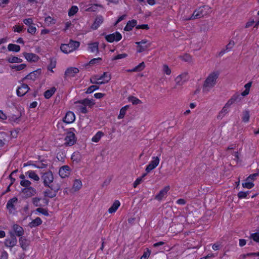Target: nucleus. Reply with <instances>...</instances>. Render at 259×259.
Wrapping results in <instances>:
<instances>
[{
	"label": "nucleus",
	"mask_w": 259,
	"mask_h": 259,
	"mask_svg": "<svg viewBox=\"0 0 259 259\" xmlns=\"http://www.w3.org/2000/svg\"><path fill=\"white\" fill-rule=\"evenodd\" d=\"M71 160L73 162L78 163L81 159V156L79 152H74L71 155Z\"/></svg>",
	"instance_id": "72a5a7b5"
},
{
	"label": "nucleus",
	"mask_w": 259,
	"mask_h": 259,
	"mask_svg": "<svg viewBox=\"0 0 259 259\" xmlns=\"http://www.w3.org/2000/svg\"><path fill=\"white\" fill-rule=\"evenodd\" d=\"M26 67V65L25 64H21L20 65H11L10 68L12 69H14L16 71H20L24 69Z\"/></svg>",
	"instance_id": "58836bf2"
},
{
	"label": "nucleus",
	"mask_w": 259,
	"mask_h": 259,
	"mask_svg": "<svg viewBox=\"0 0 259 259\" xmlns=\"http://www.w3.org/2000/svg\"><path fill=\"white\" fill-rule=\"evenodd\" d=\"M79 72V70L76 67H69L67 68L65 72L64 77H74Z\"/></svg>",
	"instance_id": "4468645a"
},
{
	"label": "nucleus",
	"mask_w": 259,
	"mask_h": 259,
	"mask_svg": "<svg viewBox=\"0 0 259 259\" xmlns=\"http://www.w3.org/2000/svg\"><path fill=\"white\" fill-rule=\"evenodd\" d=\"M75 119V116L73 112L71 111H68L65 117L63 119V122L66 123H71L74 121Z\"/></svg>",
	"instance_id": "f8f14e48"
},
{
	"label": "nucleus",
	"mask_w": 259,
	"mask_h": 259,
	"mask_svg": "<svg viewBox=\"0 0 259 259\" xmlns=\"http://www.w3.org/2000/svg\"><path fill=\"white\" fill-rule=\"evenodd\" d=\"M7 61L10 63H21L23 61L22 59L15 56L7 58Z\"/></svg>",
	"instance_id": "473e14b6"
},
{
	"label": "nucleus",
	"mask_w": 259,
	"mask_h": 259,
	"mask_svg": "<svg viewBox=\"0 0 259 259\" xmlns=\"http://www.w3.org/2000/svg\"><path fill=\"white\" fill-rule=\"evenodd\" d=\"M219 75V73L217 72H212L208 75L203 84L202 92L204 93L207 94L211 89L214 87Z\"/></svg>",
	"instance_id": "f257e3e1"
},
{
	"label": "nucleus",
	"mask_w": 259,
	"mask_h": 259,
	"mask_svg": "<svg viewBox=\"0 0 259 259\" xmlns=\"http://www.w3.org/2000/svg\"><path fill=\"white\" fill-rule=\"evenodd\" d=\"M25 175L26 176H28L29 178L35 181H39V177L34 171H28L25 173Z\"/></svg>",
	"instance_id": "393cba45"
},
{
	"label": "nucleus",
	"mask_w": 259,
	"mask_h": 259,
	"mask_svg": "<svg viewBox=\"0 0 259 259\" xmlns=\"http://www.w3.org/2000/svg\"><path fill=\"white\" fill-rule=\"evenodd\" d=\"M163 71L168 75H170L171 73V70L167 65H164L163 66Z\"/></svg>",
	"instance_id": "603ef678"
},
{
	"label": "nucleus",
	"mask_w": 259,
	"mask_h": 259,
	"mask_svg": "<svg viewBox=\"0 0 259 259\" xmlns=\"http://www.w3.org/2000/svg\"><path fill=\"white\" fill-rule=\"evenodd\" d=\"M36 211L39 213H42L45 216H48L49 215L48 210L41 207L36 208Z\"/></svg>",
	"instance_id": "a18cd8bd"
},
{
	"label": "nucleus",
	"mask_w": 259,
	"mask_h": 259,
	"mask_svg": "<svg viewBox=\"0 0 259 259\" xmlns=\"http://www.w3.org/2000/svg\"><path fill=\"white\" fill-rule=\"evenodd\" d=\"M102 58H94V59H92L90 62H89V64L90 65H94L95 64H99L100 63V62L102 61Z\"/></svg>",
	"instance_id": "09e8293b"
},
{
	"label": "nucleus",
	"mask_w": 259,
	"mask_h": 259,
	"mask_svg": "<svg viewBox=\"0 0 259 259\" xmlns=\"http://www.w3.org/2000/svg\"><path fill=\"white\" fill-rule=\"evenodd\" d=\"M50 189H47L44 192L45 197L52 198L56 196L57 193L60 189V186L58 184L53 183L52 185L48 187Z\"/></svg>",
	"instance_id": "20e7f679"
},
{
	"label": "nucleus",
	"mask_w": 259,
	"mask_h": 259,
	"mask_svg": "<svg viewBox=\"0 0 259 259\" xmlns=\"http://www.w3.org/2000/svg\"><path fill=\"white\" fill-rule=\"evenodd\" d=\"M176 81L177 84L182 85L184 82L182 80V75H179L176 78Z\"/></svg>",
	"instance_id": "bf43d9fd"
},
{
	"label": "nucleus",
	"mask_w": 259,
	"mask_h": 259,
	"mask_svg": "<svg viewBox=\"0 0 259 259\" xmlns=\"http://www.w3.org/2000/svg\"><path fill=\"white\" fill-rule=\"evenodd\" d=\"M88 50L92 53L99 52V42H95L89 44Z\"/></svg>",
	"instance_id": "5701e85b"
},
{
	"label": "nucleus",
	"mask_w": 259,
	"mask_h": 259,
	"mask_svg": "<svg viewBox=\"0 0 259 259\" xmlns=\"http://www.w3.org/2000/svg\"><path fill=\"white\" fill-rule=\"evenodd\" d=\"M41 73L40 69H37L35 71H33L30 72L29 74L27 75L25 77H24L22 81H23L26 79H30L32 81H34L38 77Z\"/></svg>",
	"instance_id": "9d476101"
},
{
	"label": "nucleus",
	"mask_w": 259,
	"mask_h": 259,
	"mask_svg": "<svg viewBox=\"0 0 259 259\" xmlns=\"http://www.w3.org/2000/svg\"><path fill=\"white\" fill-rule=\"evenodd\" d=\"M250 238L253 241L259 243V233H254L250 235Z\"/></svg>",
	"instance_id": "de8ad7c7"
},
{
	"label": "nucleus",
	"mask_w": 259,
	"mask_h": 259,
	"mask_svg": "<svg viewBox=\"0 0 259 259\" xmlns=\"http://www.w3.org/2000/svg\"><path fill=\"white\" fill-rule=\"evenodd\" d=\"M79 46V41L70 39L68 44H62L60 46V50L64 53L68 54L76 50Z\"/></svg>",
	"instance_id": "f03ea898"
},
{
	"label": "nucleus",
	"mask_w": 259,
	"mask_h": 259,
	"mask_svg": "<svg viewBox=\"0 0 259 259\" xmlns=\"http://www.w3.org/2000/svg\"><path fill=\"white\" fill-rule=\"evenodd\" d=\"M45 187H49L52 185L54 180L53 173L51 171H47L42 174L41 177Z\"/></svg>",
	"instance_id": "39448f33"
},
{
	"label": "nucleus",
	"mask_w": 259,
	"mask_h": 259,
	"mask_svg": "<svg viewBox=\"0 0 259 259\" xmlns=\"http://www.w3.org/2000/svg\"><path fill=\"white\" fill-rule=\"evenodd\" d=\"M145 67V64L143 62L140 63L138 66L133 68L132 71H139L142 70Z\"/></svg>",
	"instance_id": "c03bdc74"
},
{
	"label": "nucleus",
	"mask_w": 259,
	"mask_h": 259,
	"mask_svg": "<svg viewBox=\"0 0 259 259\" xmlns=\"http://www.w3.org/2000/svg\"><path fill=\"white\" fill-rule=\"evenodd\" d=\"M248 194V191H247V192L240 191L238 193V197L240 199L244 198L246 197Z\"/></svg>",
	"instance_id": "864d4df0"
},
{
	"label": "nucleus",
	"mask_w": 259,
	"mask_h": 259,
	"mask_svg": "<svg viewBox=\"0 0 259 259\" xmlns=\"http://www.w3.org/2000/svg\"><path fill=\"white\" fill-rule=\"evenodd\" d=\"M151 251L148 248H147L146 251H145L143 255L141 257L140 259H147L148 257L150 254Z\"/></svg>",
	"instance_id": "4d7b16f0"
},
{
	"label": "nucleus",
	"mask_w": 259,
	"mask_h": 259,
	"mask_svg": "<svg viewBox=\"0 0 259 259\" xmlns=\"http://www.w3.org/2000/svg\"><path fill=\"white\" fill-rule=\"evenodd\" d=\"M120 202L118 200H115L112 206L109 208L108 212L110 213L115 212L120 206Z\"/></svg>",
	"instance_id": "cd10ccee"
},
{
	"label": "nucleus",
	"mask_w": 259,
	"mask_h": 259,
	"mask_svg": "<svg viewBox=\"0 0 259 259\" xmlns=\"http://www.w3.org/2000/svg\"><path fill=\"white\" fill-rule=\"evenodd\" d=\"M23 55L25 59L29 62H35L39 59V57L33 53H24Z\"/></svg>",
	"instance_id": "f3484780"
},
{
	"label": "nucleus",
	"mask_w": 259,
	"mask_h": 259,
	"mask_svg": "<svg viewBox=\"0 0 259 259\" xmlns=\"http://www.w3.org/2000/svg\"><path fill=\"white\" fill-rule=\"evenodd\" d=\"M78 9L77 6H73L71 7V8L68 11V15L69 16H72L75 15L78 11Z\"/></svg>",
	"instance_id": "ea45409f"
},
{
	"label": "nucleus",
	"mask_w": 259,
	"mask_h": 259,
	"mask_svg": "<svg viewBox=\"0 0 259 259\" xmlns=\"http://www.w3.org/2000/svg\"><path fill=\"white\" fill-rule=\"evenodd\" d=\"M103 22V17L102 16H98L92 25V28L97 29Z\"/></svg>",
	"instance_id": "4be33fe9"
},
{
	"label": "nucleus",
	"mask_w": 259,
	"mask_h": 259,
	"mask_svg": "<svg viewBox=\"0 0 259 259\" xmlns=\"http://www.w3.org/2000/svg\"><path fill=\"white\" fill-rule=\"evenodd\" d=\"M17 240L15 235L11 233L10 237L6 239L5 244L6 246L9 247H13L16 245Z\"/></svg>",
	"instance_id": "1a4fd4ad"
},
{
	"label": "nucleus",
	"mask_w": 259,
	"mask_h": 259,
	"mask_svg": "<svg viewBox=\"0 0 259 259\" xmlns=\"http://www.w3.org/2000/svg\"><path fill=\"white\" fill-rule=\"evenodd\" d=\"M128 101L132 103L133 105H137L142 103V101L134 96H130L128 98Z\"/></svg>",
	"instance_id": "c9c22d12"
},
{
	"label": "nucleus",
	"mask_w": 259,
	"mask_h": 259,
	"mask_svg": "<svg viewBox=\"0 0 259 259\" xmlns=\"http://www.w3.org/2000/svg\"><path fill=\"white\" fill-rule=\"evenodd\" d=\"M104 133L101 131L98 132L92 138V141L94 142H98L101 137L104 136Z\"/></svg>",
	"instance_id": "f704fd0d"
},
{
	"label": "nucleus",
	"mask_w": 259,
	"mask_h": 259,
	"mask_svg": "<svg viewBox=\"0 0 259 259\" xmlns=\"http://www.w3.org/2000/svg\"><path fill=\"white\" fill-rule=\"evenodd\" d=\"M36 31V28L33 26H30L27 29V32L31 34H34Z\"/></svg>",
	"instance_id": "13d9d810"
},
{
	"label": "nucleus",
	"mask_w": 259,
	"mask_h": 259,
	"mask_svg": "<svg viewBox=\"0 0 259 259\" xmlns=\"http://www.w3.org/2000/svg\"><path fill=\"white\" fill-rule=\"evenodd\" d=\"M127 56V55L125 53L119 54V55H117V56H115V57H114L112 58V60H118V59H121L122 58H124L126 57Z\"/></svg>",
	"instance_id": "3c124183"
},
{
	"label": "nucleus",
	"mask_w": 259,
	"mask_h": 259,
	"mask_svg": "<svg viewBox=\"0 0 259 259\" xmlns=\"http://www.w3.org/2000/svg\"><path fill=\"white\" fill-rule=\"evenodd\" d=\"M8 49L9 51L18 52L20 50V47L18 45L10 44L8 46Z\"/></svg>",
	"instance_id": "2f4dec72"
},
{
	"label": "nucleus",
	"mask_w": 259,
	"mask_h": 259,
	"mask_svg": "<svg viewBox=\"0 0 259 259\" xmlns=\"http://www.w3.org/2000/svg\"><path fill=\"white\" fill-rule=\"evenodd\" d=\"M208 9V7L206 6H203L195 10L192 15L187 20H194L196 19L200 18L206 14V10Z\"/></svg>",
	"instance_id": "7ed1b4c3"
},
{
	"label": "nucleus",
	"mask_w": 259,
	"mask_h": 259,
	"mask_svg": "<svg viewBox=\"0 0 259 259\" xmlns=\"http://www.w3.org/2000/svg\"><path fill=\"white\" fill-rule=\"evenodd\" d=\"M13 229L16 235L18 237H22L24 234V230L23 228L17 224H14L13 226Z\"/></svg>",
	"instance_id": "412c9836"
},
{
	"label": "nucleus",
	"mask_w": 259,
	"mask_h": 259,
	"mask_svg": "<svg viewBox=\"0 0 259 259\" xmlns=\"http://www.w3.org/2000/svg\"><path fill=\"white\" fill-rule=\"evenodd\" d=\"M56 64V61L54 60L53 59H51L49 65L48 66V70L51 71L52 72H53V69L55 68Z\"/></svg>",
	"instance_id": "49530a36"
},
{
	"label": "nucleus",
	"mask_w": 259,
	"mask_h": 259,
	"mask_svg": "<svg viewBox=\"0 0 259 259\" xmlns=\"http://www.w3.org/2000/svg\"><path fill=\"white\" fill-rule=\"evenodd\" d=\"M31 183L28 180H21L20 182V185L25 188L31 187L30 186Z\"/></svg>",
	"instance_id": "37998d69"
},
{
	"label": "nucleus",
	"mask_w": 259,
	"mask_h": 259,
	"mask_svg": "<svg viewBox=\"0 0 259 259\" xmlns=\"http://www.w3.org/2000/svg\"><path fill=\"white\" fill-rule=\"evenodd\" d=\"M137 21L136 20H132L127 22L126 26L124 27V30L126 31H130L132 30L133 28L136 26Z\"/></svg>",
	"instance_id": "b1692460"
},
{
	"label": "nucleus",
	"mask_w": 259,
	"mask_h": 259,
	"mask_svg": "<svg viewBox=\"0 0 259 259\" xmlns=\"http://www.w3.org/2000/svg\"><path fill=\"white\" fill-rule=\"evenodd\" d=\"M18 201L17 197H13L10 199L7 203V208L10 212H12L13 210L15 209L14 203H16Z\"/></svg>",
	"instance_id": "aec40b11"
},
{
	"label": "nucleus",
	"mask_w": 259,
	"mask_h": 259,
	"mask_svg": "<svg viewBox=\"0 0 259 259\" xmlns=\"http://www.w3.org/2000/svg\"><path fill=\"white\" fill-rule=\"evenodd\" d=\"M159 158L158 157H153L152 160L150 161L149 164L147 166L146 168V171L147 173H149L152 170L154 169L159 164Z\"/></svg>",
	"instance_id": "0eeeda50"
},
{
	"label": "nucleus",
	"mask_w": 259,
	"mask_h": 259,
	"mask_svg": "<svg viewBox=\"0 0 259 259\" xmlns=\"http://www.w3.org/2000/svg\"><path fill=\"white\" fill-rule=\"evenodd\" d=\"M22 192L25 194L27 197H30L36 193V190L32 187L22 189Z\"/></svg>",
	"instance_id": "6ab92c4d"
},
{
	"label": "nucleus",
	"mask_w": 259,
	"mask_h": 259,
	"mask_svg": "<svg viewBox=\"0 0 259 259\" xmlns=\"http://www.w3.org/2000/svg\"><path fill=\"white\" fill-rule=\"evenodd\" d=\"M128 108V105H126L121 108V109L120 110L119 114L118 116V119H122L124 117L125 114H126V112Z\"/></svg>",
	"instance_id": "4c0bfd02"
},
{
	"label": "nucleus",
	"mask_w": 259,
	"mask_h": 259,
	"mask_svg": "<svg viewBox=\"0 0 259 259\" xmlns=\"http://www.w3.org/2000/svg\"><path fill=\"white\" fill-rule=\"evenodd\" d=\"M142 181L143 180L142 179V178L139 177L137 178L133 183V187L134 188H136L138 185L142 183Z\"/></svg>",
	"instance_id": "052dcab7"
},
{
	"label": "nucleus",
	"mask_w": 259,
	"mask_h": 259,
	"mask_svg": "<svg viewBox=\"0 0 259 259\" xmlns=\"http://www.w3.org/2000/svg\"><path fill=\"white\" fill-rule=\"evenodd\" d=\"M40 198H38V197H35V198H33V199H32V202H33V204L36 206H39V201H40Z\"/></svg>",
	"instance_id": "680f3d73"
},
{
	"label": "nucleus",
	"mask_w": 259,
	"mask_h": 259,
	"mask_svg": "<svg viewBox=\"0 0 259 259\" xmlns=\"http://www.w3.org/2000/svg\"><path fill=\"white\" fill-rule=\"evenodd\" d=\"M250 115L248 110H245L242 112V119L244 122H248L249 120Z\"/></svg>",
	"instance_id": "e433bc0d"
},
{
	"label": "nucleus",
	"mask_w": 259,
	"mask_h": 259,
	"mask_svg": "<svg viewBox=\"0 0 259 259\" xmlns=\"http://www.w3.org/2000/svg\"><path fill=\"white\" fill-rule=\"evenodd\" d=\"M243 188L251 189L254 186V184L252 182H245L242 184Z\"/></svg>",
	"instance_id": "6e6d98bb"
},
{
	"label": "nucleus",
	"mask_w": 259,
	"mask_h": 259,
	"mask_svg": "<svg viewBox=\"0 0 259 259\" xmlns=\"http://www.w3.org/2000/svg\"><path fill=\"white\" fill-rule=\"evenodd\" d=\"M80 112L85 114L88 112L87 107L82 105L78 106Z\"/></svg>",
	"instance_id": "5fc2aeb1"
},
{
	"label": "nucleus",
	"mask_w": 259,
	"mask_h": 259,
	"mask_svg": "<svg viewBox=\"0 0 259 259\" xmlns=\"http://www.w3.org/2000/svg\"><path fill=\"white\" fill-rule=\"evenodd\" d=\"M243 98L242 96L240 95V94L236 93L234 94L228 101V105H232L234 103H237L240 102Z\"/></svg>",
	"instance_id": "dca6fc26"
},
{
	"label": "nucleus",
	"mask_w": 259,
	"mask_h": 259,
	"mask_svg": "<svg viewBox=\"0 0 259 259\" xmlns=\"http://www.w3.org/2000/svg\"><path fill=\"white\" fill-rule=\"evenodd\" d=\"M56 91L55 87H52L50 89L47 90L44 93V97L46 99H50Z\"/></svg>",
	"instance_id": "c756f323"
},
{
	"label": "nucleus",
	"mask_w": 259,
	"mask_h": 259,
	"mask_svg": "<svg viewBox=\"0 0 259 259\" xmlns=\"http://www.w3.org/2000/svg\"><path fill=\"white\" fill-rule=\"evenodd\" d=\"M82 187V182L80 180H75L72 189L74 190V191H77L79 190Z\"/></svg>",
	"instance_id": "7c9ffc66"
},
{
	"label": "nucleus",
	"mask_w": 259,
	"mask_h": 259,
	"mask_svg": "<svg viewBox=\"0 0 259 259\" xmlns=\"http://www.w3.org/2000/svg\"><path fill=\"white\" fill-rule=\"evenodd\" d=\"M41 223L42 221L41 219L39 217H37L29 224V226L31 228H34L39 226L41 224Z\"/></svg>",
	"instance_id": "bb28decb"
},
{
	"label": "nucleus",
	"mask_w": 259,
	"mask_h": 259,
	"mask_svg": "<svg viewBox=\"0 0 259 259\" xmlns=\"http://www.w3.org/2000/svg\"><path fill=\"white\" fill-rule=\"evenodd\" d=\"M23 22L25 24L27 25H29L31 24H32L33 21L31 18H27L23 20Z\"/></svg>",
	"instance_id": "338daca9"
},
{
	"label": "nucleus",
	"mask_w": 259,
	"mask_h": 259,
	"mask_svg": "<svg viewBox=\"0 0 259 259\" xmlns=\"http://www.w3.org/2000/svg\"><path fill=\"white\" fill-rule=\"evenodd\" d=\"M23 26H19V25H16L14 27V31L15 32H17L18 33H20L22 29H23Z\"/></svg>",
	"instance_id": "e2e57ef3"
},
{
	"label": "nucleus",
	"mask_w": 259,
	"mask_h": 259,
	"mask_svg": "<svg viewBox=\"0 0 259 259\" xmlns=\"http://www.w3.org/2000/svg\"><path fill=\"white\" fill-rule=\"evenodd\" d=\"M75 104H80L84 106H89V107H92L95 104V101L93 99H89L88 98L84 99L83 100H78L76 101Z\"/></svg>",
	"instance_id": "2eb2a0df"
},
{
	"label": "nucleus",
	"mask_w": 259,
	"mask_h": 259,
	"mask_svg": "<svg viewBox=\"0 0 259 259\" xmlns=\"http://www.w3.org/2000/svg\"><path fill=\"white\" fill-rule=\"evenodd\" d=\"M70 131L68 132L65 138V144L68 146H72L74 144L76 141L75 135L73 132L75 130L74 128H70Z\"/></svg>",
	"instance_id": "423d86ee"
},
{
	"label": "nucleus",
	"mask_w": 259,
	"mask_h": 259,
	"mask_svg": "<svg viewBox=\"0 0 259 259\" xmlns=\"http://www.w3.org/2000/svg\"><path fill=\"white\" fill-rule=\"evenodd\" d=\"M95 79L97 80L104 79V81H105V82H108L111 79V75L108 72H105L99 77H97V76H96Z\"/></svg>",
	"instance_id": "c85d7f7f"
},
{
	"label": "nucleus",
	"mask_w": 259,
	"mask_h": 259,
	"mask_svg": "<svg viewBox=\"0 0 259 259\" xmlns=\"http://www.w3.org/2000/svg\"><path fill=\"white\" fill-rule=\"evenodd\" d=\"M169 186H165L163 189L160 191L158 194H157L155 196V199L158 200H161L164 197H165L166 195L167 192L169 191Z\"/></svg>",
	"instance_id": "a211bd4d"
},
{
	"label": "nucleus",
	"mask_w": 259,
	"mask_h": 259,
	"mask_svg": "<svg viewBox=\"0 0 259 259\" xmlns=\"http://www.w3.org/2000/svg\"><path fill=\"white\" fill-rule=\"evenodd\" d=\"M228 105V102L225 105L224 107L222 108V110L220 112L219 115L217 116L218 119L222 118L224 116H225L228 112V108L231 106V105Z\"/></svg>",
	"instance_id": "a878e982"
},
{
	"label": "nucleus",
	"mask_w": 259,
	"mask_h": 259,
	"mask_svg": "<svg viewBox=\"0 0 259 259\" xmlns=\"http://www.w3.org/2000/svg\"><path fill=\"white\" fill-rule=\"evenodd\" d=\"M259 175V172H257V173H254V174H251V175H250L247 178V180H254L255 179V178H256V177H257V176H258Z\"/></svg>",
	"instance_id": "69168bd1"
},
{
	"label": "nucleus",
	"mask_w": 259,
	"mask_h": 259,
	"mask_svg": "<svg viewBox=\"0 0 259 259\" xmlns=\"http://www.w3.org/2000/svg\"><path fill=\"white\" fill-rule=\"evenodd\" d=\"M235 45V42L231 40L226 47V50L228 52L230 51Z\"/></svg>",
	"instance_id": "8fccbe9b"
},
{
	"label": "nucleus",
	"mask_w": 259,
	"mask_h": 259,
	"mask_svg": "<svg viewBox=\"0 0 259 259\" xmlns=\"http://www.w3.org/2000/svg\"><path fill=\"white\" fill-rule=\"evenodd\" d=\"M19 243L21 247L24 249H26L28 244L27 243L26 240L25 239L23 238L22 237L19 239Z\"/></svg>",
	"instance_id": "a19ab883"
},
{
	"label": "nucleus",
	"mask_w": 259,
	"mask_h": 259,
	"mask_svg": "<svg viewBox=\"0 0 259 259\" xmlns=\"http://www.w3.org/2000/svg\"><path fill=\"white\" fill-rule=\"evenodd\" d=\"M150 45H149L148 46H145V47H144V46H142V45H138V52H142L143 51H144L146 48H147L148 47H149Z\"/></svg>",
	"instance_id": "774afa93"
},
{
	"label": "nucleus",
	"mask_w": 259,
	"mask_h": 259,
	"mask_svg": "<svg viewBox=\"0 0 259 259\" xmlns=\"http://www.w3.org/2000/svg\"><path fill=\"white\" fill-rule=\"evenodd\" d=\"M122 38L121 34L118 32H115L113 33L107 35L105 36L106 40L110 42H112L114 41H118Z\"/></svg>",
	"instance_id": "6e6552de"
},
{
	"label": "nucleus",
	"mask_w": 259,
	"mask_h": 259,
	"mask_svg": "<svg viewBox=\"0 0 259 259\" xmlns=\"http://www.w3.org/2000/svg\"><path fill=\"white\" fill-rule=\"evenodd\" d=\"M70 168L68 165H63L60 168L59 174L60 176L64 178L67 177L70 174Z\"/></svg>",
	"instance_id": "ddd939ff"
},
{
	"label": "nucleus",
	"mask_w": 259,
	"mask_h": 259,
	"mask_svg": "<svg viewBox=\"0 0 259 259\" xmlns=\"http://www.w3.org/2000/svg\"><path fill=\"white\" fill-rule=\"evenodd\" d=\"M30 90L28 85L25 83H22L20 87H19L17 90V95L19 97H22L25 95Z\"/></svg>",
	"instance_id": "9b49d317"
},
{
	"label": "nucleus",
	"mask_w": 259,
	"mask_h": 259,
	"mask_svg": "<svg viewBox=\"0 0 259 259\" xmlns=\"http://www.w3.org/2000/svg\"><path fill=\"white\" fill-rule=\"evenodd\" d=\"M99 89V87L96 85H92L90 87H89L87 91L85 92L86 94H91L93 93L94 91L98 90Z\"/></svg>",
	"instance_id": "79ce46f5"
},
{
	"label": "nucleus",
	"mask_w": 259,
	"mask_h": 259,
	"mask_svg": "<svg viewBox=\"0 0 259 259\" xmlns=\"http://www.w3.org/2000/svg\"><path fill=\"white\" fill-rule=\"evenodd\" d=\"M136 28L148 30L149 27L147 24H142L136 26Z\"/></svg>",
	"instance_id": "0e129e2a"
}]
</instances>
